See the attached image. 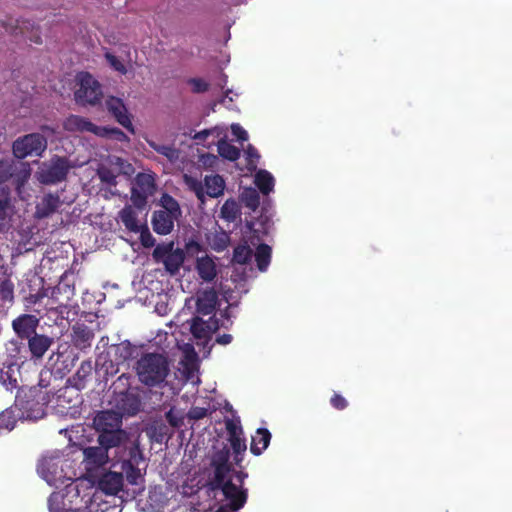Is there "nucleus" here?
Returning a JSON list of instances; mask_svg holds the SVG:
<instances>
[{
  "mask_svg": "<svg viewBox=\"0 0 512 512\" xmlns=\"http://www.w3.org/2000/svg\"><path fill=\"white\" fill-rule=\"evenodd\" d=\"M177 218L166 211L156 210L153 212L151 219L152 228L159 235H167L173 230L174 221Z\"/></svg>",
  "mask_w": 512,
  "mask_h": 512,
  "instance_id": "a211bd4d",
  "label": "nucleus"
},
{
  "mask_svg": "<svg viewBox=\"0 0 512 512\" xmlns=\"http://www.w3.org/2000/svg\"><path fill=\"white\" fill-rule=\"evenodd\" d=\"M229 459L230 451L226 447L213 454L211 459L213 473L209 476L208 481L220 483L222 479L232 476L233 466Z\"/></svg>",
  "mask_w": 512,
  "mask_h": 512,
  "instance_id": "9b49d317",
  "label": "nucleus"
},
{
  "mask_svg": "<svg viewBox=\"0 0 512 512\" xmlns=\"http://www.w3.org/2000/svg\"><path fill=\"white\" fill-rule=\"evenodd\" d=\"M121 416L112 410L101 411L93 419L98 432V443L108 446H122L127 441V433L121 429Z\"/></svg>",
  "mask_w": 512,
  "mask_h": 512,
  "instance_id": "20e7f679",
  "label": "nucleus"
},
{
  "mask_svg": "<svg viewBox=\"0 0 512 512\" xmlns=\"http://www.w3.org/2000/svg\"><path fill=\"white\" fill-rule=\"evenodd\" d=\"M207 415H208V409L204 408V407H192L188 412L189 418L193 419V420L203 419Z\"/></svg>",
  "mask_w": 512,
  "mask_h": 512,
  "instance_id": "5fc2aeb1",
  "label": "nucleus"
},
{
  "mask_svg": "<svg viewBox=\"0 0 512 512\" xmlns=\"http://www.w3.org/2000/svg\"><path fill=\"white\" fill-rule=\"evenodd\" d=\"M231 131L232 134L239 140V141H246L248 139V134L246 130H244L239 124H232L231 125Z\"/></svg>",
  "mask_w": 512,
  "mask_h": 512,
  "instance_id": "13d9d810",
  "label": "nucleus"
},
{
  "mask_svg": "<svg viewBox=\"0 0 512 512\" xmlns=\"http://www.w3.org/2000/svg\"><path fill=\"white\" fill-rule=\"evenodd\" d=\"M233 477H235L237 482L239 483L237 486L240 487V488H243L244 481L248 477V474L246 472H244L243 470L236 471L233 468L232 478Z\"/></svg>",
  "mask_w": 512,
  "mask_h": 512,
  "instance_id": "680f3d73",
  "label": "nucleus"
},
{
  "mask_svg": "<svg viewBox=\"0 0 512 512\" xmlns=\"http://www.w3.org/2000/svg\"><path fill=\"white\" fill-rule=\"evenodd\" d=\"M141 405L140 395L134 390L127 388L119 393L117 407L123 414L136 415L140 411Z\"/></svg>",
  "mask_w": 512,
  "mask_h": 512,
  "instance_id": "4468645a",
  "label": "nucleus"
},
{
  "mask_svg": "<svg viewBox=\"0 0 512 512\" xmlns=\"http://www.w3.org/2000/svg\"><path fill=\"white\" fill-rule=\"evenodd\" d=\"M139 381L148 387H157L165 382L169 372L167 357L159 353H145L136 362Z\"/></svg>",
  "mask_w": 512,
  "mask_h": 512,
  "instance_id": "7ed1b4c3",
  "label": "nucleus"
},
{
  "mask_svg": "<svg viewBox=\"0 0 512 512\" xmlns=\"http://www.w3.org/2000/svg\"><path fill=\"white\" fill-rule=\"evenodd\" d=\"M111 354L115 357V360L123 364L126 361L134 358V353L136 352V347L132 345L129 341H123L119 344L112 345L110 348Z\"/></svg>",
  "mask_w": 512,
  "mask_h": 512,
  "instance_id": "bb28decb",
  "label": "nucleus"
},
{
  "mask_svg": "<svg viewBox=\"0 0 512 512\" xmlns=\"http://www.w3.org/2000/svg\"><path fill=\"white\" fill-rule=\"evenodd\" d=\"M225 428L228 432V438H233L236 436L243 435V429L240 423V419H226L225 420Z\"/></svg>",
  "mask_w": 512,
  "mask_h": 512,
  "instance_id": "c03bdc74",
  "label": "nucleus"
},
{
  "mask_svg": "<svg viewBox=\"0 0 512 512\" xmlns=\"http://www.w3.org/2000/svg\"><path fill=\"white\" fill-rule=\"evenodd\" d=\"M118 218L130 232L138 233L143 226L139 224L137 213L130 205H126L119 211Z\"/></svg>",
  "mask_w": 512,
  "mask_h": 512,
  "instance_id": "a878e982",
  "label": "nucleus"
},
{
  "mask_svg": "<svg viewBox=\"0 0 512 512\" xmlns=\"http://www.w3.org/2000/svg\"><path fill=\"white\" fill-rule=\"evenodd\" d=\"M13 176V162L0 159V184L7 182Z\"/></svg>",
  "mask_w": 512,
  "mask_h": 512,
  "instance_id": "49530a36",
  "label": "nucleus"
},
{
  "mask_svg": "<svg viewBox=\"0 0 512 512\" xmlns=\"http://www.w3.org/2000/svg\"><path fill=\"white\" fill-rule=\"evenodd\" d=\"M207 486L213 492L221 491L226 504H230L234 510H240L247 502L248 490L234 484L232 476L222 479L220 483L207 481Z\"/></svg>",
  "mask_w": 512,
  "mask_h": 512,
  "instance_id": "0eeeda50",
  "label": "nucleus"
},
{
  "mask_svg": "<svg viewBox=\"0 0 512 512\" xmlns=\"http://www.w3.org/2000/svg\"><path fill=\"white\" fill-rule=\"evenodd\" d=\"M271 441V433L266 428H258L252 436L250 451L253 455L259 456L267 449Z\"/></svg>",
  "mask_w": 512,
  "mask_h": 512,
  "instance_id": "b1692460",
  "label": "nucleus"
},
{
  "mask_svg": "<svg viewBox=\"0 0 512 512\" xmlns=\"http://www.w3.org/2000/svg\"><path fill=\"white\" fill-rule=\"evenodd\" d=\"M94 333L91 328L85 324H76L72 328V342L73 345L80 349L85 350L91 346Z\"/></svg>",
  "mask_w": 512,
  "mask_h": 512,
  "instance_id": "412c9836",
  "label": "nucleus"
},
{
  "mask_svg": "<svg viewBox=\"0 0 512 512\" xmlns=\"http://www.w3.org/2000/svg\"><path fill=\"white\" fill-rule=\"evenodd\" d=\"M30 359L36 361L43 358L45 353L53 345L54 339L44 334H34L27 339Z\"/></svg>",
  "mask_w": 512,
  "mask_h": 512,
  "instance_id": "dca6fc26",
  "label": "nucleus"
},
{
  "mask_svg": "<svg viewBox=\"0 0 512 512\" xmlns=\"http://www.w3.org/2000/svg\"><path fill=\"white\" fill-rule=\"evenodd\" d=\"M274 178L267 170H259L255 175V184L264 195H268L273 191Z\"/></svg>",
  "mask_w": 512,
  "mask_h": 512,
  "instance_id": "7c9ffc66",
  "label": "nucleus"
},
{
  "mask_svg": "<svg viewBox=\"0 0 512 512\" xmlns=\"http://www.w3.org/2000/svg\"><path fill=\"white\" fill-rule=\"evenodd\" d=\"M98 176L101 182L109 185V186H116L117 185V175L114 173V171L107 167H101L98 169Z\"/></svg>",
  "mask_w": 512,
  "mask_h": 512,
  "instance_id": "a18cd8bd",
  "label": "nucleus"
},
{
  "mask_svg": "<svg viewBox=\"0 0 512 512\" xmlns=\"http://www.w3.org/2000/svg\"><path fill=\"white\" fill-rule=\"evenodd\" d=\"M46 148L47 139L40 133L26 134L17 138L12 144V152L17 159L41 156Z\"/></svg>",
  "mask_w": 512,
  "mask_h": 512,
  "instance_id": "1a4fd4ad",
  "label": "nucleus"
},
{
  "mask_svg": "<svg viewBox=\"0 0 512 512\" xmlns=\"http://www.w3.org/2000/svg\"><path fill=\"white\" fill-rule=\"evenodd\" d=\"M93 366L91 361H83L69 382L77 389L82 390L86 386L87 379L91 375Z\"/></svg>",
  "mask_w": 512,
  "mask_h": 512,
  "instance_id": "c85d7f7f",
  "label": "nucleus"
},
{
  "mask_svg": "<svg viewBox=\"0 0 512 512\" xmlns=\"http://www.w3.org/2000/svg\"><path fill=\"white\" fill-rule=\"evenodd\" d=\"M64 129L69 132H90L100 137L114 139L120 142L128 141L127 135L119 128L97 126L85 117L70 115L64 121Z\"/></svg>",
  "mask_w": 512,
  "mask_h": 512,
  "instance_id": "39448f33",
  "label": "nucleus"
},
{
  "mask_svg": "<svg viewBox=\"0 0 512 512\" xmlns=\"http://www.w3.org/2000/svg\"><path fill=\"white\" fill-rule=\"evenodd\" d=\"M94 503L88 495L81 496L78 485L69 484L48 498L49 512H94Z\"/></svg>",
  "mask_w": 512,
  "mask_h": 512,
  "instance_id": "f03ea898",
  "label": "nucleus"
},
{
  "mask_svg": "<svg viewBox=\"0 0 512 512\" xmlns=\"http://www.w3.org/2000/svg\"><path fill=\"white\" fill-rule=\"evenodd\" d=\"M240 208L238 203L230 198L227 199L224 204L221 207L220 215L221 218L228 221V222H234L238 217H240Z\"/></svg>",
  "mask_w": 512,
  "mask_h": 512,
  "instance_id": "473e14b6",
  "label": "nucleus"
},
{
  "mask_svg": "<svg viewBox=\"0 0 512 512\" xmlns=\"http://www.w3.org/2000/svg\"><path fill=\"white\" fill-rule=\"evenodd\" d=\"M10 207L11 198L9 191L0 189V231L6 228Z\"/></svg>",
  "mask_w": 512,
  "mask_h": 512,
  "instance_id": "f704fd0d",
  "label": "nucleus"
},
{
  "mask_svg": "<svg viewBox=\"0 0 512 512\" xmlns=\"http://www.w3.org/2000/svg\"><path fill=\"white\" fill-rule=\"evenodd\" d=\"M186 251L190 255L198 254L200 251H202V245L195 240H190L186 244Z\"/></svg>",
  "mask_w": 512,
  "mask_h": 512,
  "instance_id": "bf43d9fd",
  "label": "nucleus"
},
{
  "mask_svg": "<svg viewBox=\"0 0 512 512\" xmlns=\"http://www.w3.org/2000/svg\"><path fill=\"white\" fill-rule=\"evenodd\" d=\"M185 260L184 251L180 248L172 249V251L165 257L163 264L167 272L171 275L176 274Z\"/></svg>",
  "mask_w": 512,
  "mask_h": 512,
  "instance_id": "cd10ccee",
  "label": "nucleus"
},
{
  "mask_svg": "<svg viewBox=\"0 0 512 512\" xmlns=\"http://www.w3.org/2000/svg\"><path fill=\"white\" fill-rule=\"evenodd\" d=\"M134 188L139 189L147 195H153L156 186L154 177L150 174L140 173L136 176Z\"/></svg>",
  "mask_w": 512,
  "mask_h": 512,
  "instance_id": "72a5a7b5",
  "label": "nucleus"
},
{
  "mask_svg": "<svg viewBox=\"0 0 512 512\" xmlns=\"http://www.w3.org/2000/svg\"><path fill=\"white\" fill-rule=\"evenodd\" d=\"M47 401L40 402L34 398L21 403L22 415L31 420H38L45 416Z\"/></svg>",
  "mask_w": 512,
  "mask_h": 512,
  "instance_id": "5701e85b",
  "label": "nucleus"
},
{
  "mask_svg": "<svg viewBox=\"0 0 512 512\" xmlns=\"http://www.w3.org/2000/svg\"><path fill=\"white\" fill-rule=\"evenodd\" d=\"M145 458L138 441L128 442L123 446L120 461L113 463L112 468L105 472L98 481L99 488L109 495H116L122 490L124 475L131 485H137L142 479L140 464Z\"/></svg>",
  "mask_w": 512,
  "mask_h": 512,
  "instance_id": "f257e3e1",
  "label": "nucleus"
},
{
  "mask_svg": "<svg viewBox=\"0 0 512 512\" xmlns=\"http://www.w3.org/2000/svg\"><path fill=\"white\" fill-rule=\"evenodd\" d=\"M76 85L74 97L78 104L86 106L100 103L103 97L101 84L89 72H79Z\"/></svg>",
  "mask_w": 512,
  "mask_h": 512,
  "instance_id": "423d86ee",
  "label": "nucleus"
},
{
  "mask_svg": "<svg viewBox=\"0 0 512 512\" xmlns=\"http://www.w3.org/2000/svg\"><path fill=\"white\" fill-rule=\"evenodd\" d=\"M71 165L66 157L53 156L40 167L38 180L45 185L57 184L67 178Z\"/></svg>",
  "mask_w": 512,
  "mask_h": 512,
  "instance_id": "6e6552de",
  "label": "nucleus"
},
{
  "mask_svg": "<svg viewBox=\"0 0 512 512\" xmlns=\"http://www.w3.org/2000/svg\"><path fill=\"white\" fill-rule=\"evenodd\" d=\"M174 248V242L170 241L168 243L158 244L152 253V256L156 262H163L165 257L172 251Z\"/></svg>",
  "mask_w": 512,
  "mask_h": 512,
  "instance_id": "37998d69",
  "label": "nucleus"
},
{
  "mask_svg": "<svg viewBox=\"0 0 512 512\" xmlns=\"http://www.w3.org/2000/svg\"><path fill=\"white\" fill-rule=\"evenodd\" d=\"M75 295V279L73 273L65 272L52 288L50 299L56 309L67 308Z\"/></svg>",
  "mask_w": 512,
  "mask_h": 512,
  "instance_id": "9d476101",
  "label": "nucleus"
},
{
  "mask_svg": "<svg viewBox=\"0 0 512 512\" xmlns=\"http://www.w3.org/2000/svg\"><path fill=\"white\" fill-rule=\"evenodd\" d=\"M105 104L108 112L113 115L116 121L130 133L134 134L135 130L131 122L130 115L122 99L110 96L106 99Z\"/></svg>",
  "mask_w": 512,
  "mask_h": 512,
  "instance_id": "f8f14e48",
  "label": "nucleus"
},
{
  "mask_svg": "<svg viewBox=\"0 0 512 512\" xmlns=\"http://www.w3.org/2000/svg\"><path fill=\"white\" fill-rule=\"evenodd\" d=\"M206 194L209 197L217 198L224 193L225 181L220 175L206 176L204 179Z\"/></svg>",
  "mask_w": 512,
  "mask_h": 512,
  "instance_id": "c756f323",
  "label": "nucleus"
},
{
  "mask_svg": "<svg viewBox=\"0 0 512 512\" xmlns=\"http://www.w3.org/2000/svg\"><path fill=\"white\" fill-rule=\"evenodd\" d=\"M245 154L247 156V160H248V165H255V163L259 160L260 158V155L257 151V149L249 144L245 150Z\"/></svg>",
  "mask_w": 512,
  "mask_h": 512,
  "instance_id": "6e6d98bb",
  "label": "nucleus"
},
{
  "mask_svg": "<svg viewBox=\"0 0 512 512\" xmlns=\"http://www.w3.org/2000/svg\"><path fill=\"white\" fill-rule=\"evenodd\" d=\"M218 304V294L214 288H208L197 293L196 311L199 315L214 314Z\"/></svg>",
  "mask_w": 512,
  "mask_h": 512,
  "instance_id": "2eb2a0df",
  "label": "nucleus"
},
{
  "mask_svg": "<svg viewBox=\"0 0 512 512\" xmlns=\"http://www.w3.org/2000/svg\"><path fill=\"white\" fill-rule=\"evenodd\" d=\"M118 363L115 357H111V352L101 353L96 359V368L99 372H103V376L107 379L118 373Z\"/></svg>",
  "mask_w": 512,
  "mask_h": 512,
  "instance_id": "393cba45",
  "label": "nucleus"
},
{
  "mask_svg": "<svg viewBox=\"0 0 512 512\" xmlns=\"http://www.w3.org/2000/svg\"><path fill=\"white\" fill-rule=\"evenodd\" d=\"M148 197L149 195L139 191V189L133 187L131 190V201L138 209H142L146 206Z\"/></svg>",
  "mask_w": 512,
  "mask_h": 512,
  "instance_id": "de8ad7c7",
  "label": "nucleus"
},
{
  "mask_svg": "<svg viewBox=\"0 0 512 512\" xmlns=\"http://www.w3.org/2000/svg\"><path fill=\"white\" fill-rule=\"evenodd\" d=\"M61 205L58 194L48 193L36 204L35 217L45 219L54 214Z\"/></svg>",
  "mask_w": 512,
  "mask_h": 512,
  "instance_id": "f3484780",
  "label": "nucleus"
},
{
  "mask_svg": "<svg viewBox=\"0 0 512 512\" xmlns=\"http://www.w3.org/2000/svg\"><path fill=\"white\" fill-rule=\"evenodd\" d=\"M189 83L192 85V90L195 93L206 92L209 88V84L202 79L192 78Z\"/></svg>",
  "mask_w": 512,
  "mask_h": 512,
  "instance_id": "864d4df0",
  "label": "nucleus"
},
{
  "mask_svg": "<svg viewBox=\"0 0 512 512\" xmlns=\"http://www.w3.org/2000/svg\"><path fill=\"white\" fill-rule=\"evenodd\" d=\"M217 150L219 155L229 161H236L240 157V149L230 144L226 140H220L217 144Z\"/></svg>",
  "mask_w": 512,
  "mask_h": 512,
  "instance_id": "e433bc0d",
  "label": "nucleus"
},
{
  "mask_svg": "<svg viewBox=\"0 0 512 512\" xmlns=\"http://www.w3.org/2000/svg\"><path fill=\"white\" fill-rule=\"evenodd\" d=\"M244 453L245 452H240L239 454H234V463H235V465H237L240 468H242L241 463L244 459Z\"/></svg>",
  "mask_w": 512,
  "mask_h": 512,
  "instance_id": "774afa93",
  "label": "nucleus"
},
{
  "mask_svg": "<svg viewBox=\"0 0 512 512\" xmlns=\"http://www.w3.org/2000/svg\"><path fill=\"white\" fill-rule=\"evenodd\" d=\"M233 454H239L240 452H246L247 446L246 441L242 436H236L228 438Z\"/></svg>",
  "mask_w": 512,
  "mask_h": 512,
  "instance_id": "8fccbe9b",
  "label": "nucleus"
},
{
  "mask_svg": "<svg viewBox=\"0 0 512 512\" xmlns=\"http://www.w3.org/2000/svg\"><path fill=\"white\" fill-rule=\"evenodd\" d=\"M105 58L114 70L120 72L121 74H126L127 69L125 65L115 55L110 52H106Z\"/></svg>",
  "mask_w": 512,
  "mask_h": 512,
  "instance_id": "3c124183",
  "label": "nucleus"
},
{
  "mask_svg": "<svg viewBox=\"0 0 512 512\" xmlns=\"http://www.w3.org/2000/svg\"><path fill=\"white\" fill-rule=\"evenodd\" d=\"M232 335L231 334H222V335H219L217 336L216 338V343L220 344V345H228L232 342Z\"/></svg>",
  "mask_w": 512,
  "mask_h": 512,
  "instance_id": "0e129e2a",
  "label": "nucleus"
},
{
  "mask_svg": "<svg viewBox=\"0 0 512 512\" xmlns=\"http://www.w3.org/2000/svg\"><path fill=\"white\" fill-rule=\"evenodd\" d=\"M149 145L154 151L165 156L169 160L177 158L178 151L171 145L157 144L155 142H149Z\"/></svg>",
  "mask_w": 512,
  "mask_h": 512,
  "instance_id": "79ce46f5",
  "label": "nucleus"
},
{
  "mask_svg": "<svg viewBox=\"0 0 512 512\" xmlns=\"http://www.w3.org/2000/svg\"><path fill=\"white\" fill-rule=\"evenodd\" d=\"M29 176H30V168L25 165V168L17 175L16 180H15L17 190H20L21 187L24 186V184L27 182Z\"/></svg>",
  "mask_w": 512,
  "mask_h": 512,
  "instance_id": "4d7b16f0",
  "label": "nucleus"
},
{
  "mask_svg": "<svg viewBox=\"0 0 512 512\" xmlns=\"http://www.w3.org/2000/svg\"><path fill=\"white\" fill-rule=\"evenodd\" d=\"M165 418L166 420L169 422V424L172 426V427H178L179 426V420L177 419V417L174 415V411L173 409H170L169 411H167L165 413Z\"/></svg>",
  "mask_w": 512,
  "mask_h": 512,
  "instance_id": "e2e57ef3",
  "label": "nucleus"
},
{
  "mask_svg": "<svg viewBox=\"0 0 512 512\" xmlns=\"http://www.w3.org/2000/svg\"><path fill=\"white\" fill-rule=\"evenodd\" d=\"M17 422L16 415L12 409H6L0 413V429L11 431Z\"/></svg>",
  "mask_w": 512,
  "mask_h": 512,
  "instance_id": "a19ab883",
  "label": "nucleus"
},
{
  "mask_svg": "<svg viewBox=\"0 0 512 512\" xmlns=\"http://www.w3.org/2000/svg\"><path fill=\"white\" fill-rule=\"evenodd\" d=\"M252 255L253 251L248 245H238L233 251L232 260L237 264L243 265L247 264L251 260Z\"/></svg>",
  "mask_w": 512,
  "mask_h": 512,
  "instance_id": "4c0bfd02",
  "label": "nucleus"
},
{
  "mask_svg": "<svg viewBox=\"0 0 512 512\" xmlns=\"http://www.w3.org/2000/svg\"><path fill=\"white\" fill-rule=\"evenodd\" d=\"M0 299L9 303L14 300V284L8 278L0 281Z\"/></svg>",
  "mask_w": 512,
  "mask_h": 512,
  "instance_id": "ea45409f",
  "label": "nucleus"
},
{
  "mask_svg": "<svg viewBox=\"0 0 512 512\" xmlns=\"http://www.w3.org/2000/svg\"><path fill=\"white\" fill-rule=\"evenodd\" d=\"M121 446H108V443H99V446H91L84 449L85 459L96 466H102L108 462V451L111 448Z\"/></svg>",
  "mask_w": 512,
  "mask_h": 512,
  "instance_id": "aec40b11",
  "label": "nucleus"
},
{
  "mask_svg": "<svg viewBox=\"0 0 512 512\" xmlns=\"http://www.w3.org/2000/svg\"><path fill=\"white\" fill-rule=\"evenodd\" d=\"M216 512H238V510L232 509V507H230V504H222L218 507Z\"/></svg>",
  "mask_w": 512,
  "mask_h": 512,
  "instance_id": "338daca9",
  "label": "nucleus"
},
{
  "mask_svg": "<svg viewBox=\"0 0 512 512\" xmlns=\"http://www.w3.org/2000/svg\"><path fill=\"white\" fill-rule=\"evenodd\" d=\"M39 319L32 314H21L12 321V328L21 340H27L36 334Z\"/></svg>",
  "mask_w": 512,
  "mask_h": 512,
  "instance_id": "ddd939ff",
  "label": "nucleus"
},
{
  "mask_svg": "<svg viewBox=\"0 0 512 512\" xmlns=\"http://www.w3.org/2000/svg\"><path fill=\"white\" fill-rule=\"evenodd\" d=\"M330 404L337 410H344L348 407V401L339 393H334L330 398Z\"/></svg>",
  "mask_w": 512,
  "mask_h": 512,
  "instance_id": "603ef678",
  "label": "nucleus"
},
{
  "mask_svg": "<svg viewBox=\"0 0 512 512\" xmlns=\"http://www.w3.org/2000/svg\"><path fill=\"white\" fill-rule=\"evenodd\" d=\"M138 233H140V241L143 247L151 248L155 245V238L152 236L146 225H143Z\"/></svg>",
  "mask_w": 512,
  "mask_h": 512,
  "instance_id": "09e8293b",
  "label": "nucleus"
},
{
  "mask_svg": "<svg viewBox=\"0 0 512 512\" xmlns=\"http://www.w3.org/2000/svg\"><path fill=\"white\" fill-rule=\"evenodd\" d=\"M192 189L195 192L197 199L201 203H204L205 202V193H204L202 184L200 182H195L192 186Z\"/></svg>",
  "mask_w": 512,
  "mask_h": 512,
  "instance_id": "052dcab7",
  "label": "nucleus"
},
{
  "mask_svg": "<svg viewBox=\"0 0 512 512\" xmlns=\"http://www.w3.org/2000/svg\"><path fill=\"white\" fill-rule=\"evenodd\" d=\"M271 247L265 243L260 244L256 248L255 261L259 271L264 272L267 270L271 261Z\"/></svg>",
  "mask_w": 512,
  "mask_h": 512,
  "instance_id": "2f4dec72",
  "label": "nucleus"
},
{
  "mask_svg": "<svg viewBox=\"0 0 512 512\" xmlns=\"http://www.w3.org/2000/svg\"><path fill=\"white\" fill-rule=\"evenodd\" d=\"M196 270L199 277L206 282H211L217 275L216 264L211 257L205 255L196 260Z\"/></svg>",
  "mask_w": 512,
  "mask_h": 512,
  "instance_id": "4be33fe9",
  "label": "nucleus"
},
{
  "mask_svg": "<svg viewBox=\"0 0 512 512\" xmlns=\"http://www.w3.org/2000/svg\"><path fill=\"white\" fill-rule=\"evenodd\" d=\"M129 379H130V376L127 375V374H122L121 376L118 377L117 379V385H123V386H128L129 385Z\"/></svg>",
  "mask_w": 512,
  "mask_h": 512,
  "instance_id": "69168bd1",
  "label": "nucleus"
},
{
  "mask_svg": "<svg viewBox=\"0 0 512 512\" xmlns=\"http://www.w3.org/2000/svg\"><path fill=\"white\" fill-rule=\"evenodd\" d=\"M161 202L163 206V209L161 211H166L169 214L174 215L176 217H179L181 215L179 203L172 196L168 194L163 195Z\"/></svg>",
  "mask_w": 512,
  "mask_h": 512,
  "instance_id": "58836bf2",
  "label": "nucleus"
},
{
  "mask_svg": "<svg viewBox=\"0 0 512 512\" xmlns=\"http://www.w3.org/2000/svg\"><path fill=\"white\" fill-rule=\"evenodd\" d=\"M241 202L245 207L252 211H256L260 205V196L255 188H245L240 195Z\"/></svg>",
  "mask_w": 512,
  "mask_h": 512,
  "instance_id": "c9c22d12",
  "label": "nucleus"
},
{
  "mask_svg": "<svg viewBox=\"0 0 512 512\" xmlns=\"http://www.w3.org/2000/svg\"><path fill=\"white\" fill-rule=\"evenodd\" d=\"M218 328V321L214 317H210L209 321H205L201 317L195 316L190 326L192 335L197 339L209 337Z\"/></svg>",
  "mask_w": 512,
  "mask_h": 512,
  "instance_id": "6ab92c4d",
  "label": "nucleus"
}]
</instances>
